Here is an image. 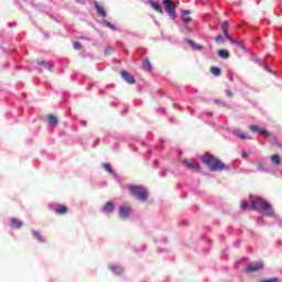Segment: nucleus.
<instances>
[{
    "mask_svg": "<svg viewBox=\"0 0 282 282\" xmlns=\"http://www.w3.org/2000/svg\"><path fill=\"white\" fill-rule=\"evenodd\" d=\"M251 209L258 210L259 213H262V215H267V217L274 216V209H272V205H270V203L263 198L251 199Z\"/></svg>",
    "mask_w": 282,
    "mask_h": 282,
    "instance_id": "1",
    "label": "nucleus"
},
{
    "mask_svg": "<svg viewBox=\"0 0 282 282\" xmlns=\"http://www.w3.org/2000/svg\"><path fill=\"white\" fill-rule=\"evenodd\" d=\"M227 40H229V42H231L234 45H240L241 50H246V46L239 44V42H237V40L232 39L231 36Z\"/></svg>",
    "mask_w": 282,
    "mask_h": 282,
    "instance_id": "25",
    "label": "nucleus"
},
{
    "mask_svg": "<svg viewBox=\"0 0 282 282\" xmlns=\"http://www.w3.org/2000/svg\"><path fill=\"white\" fill-rule=\"evenodd\" d=\"M128 188L134 199H138L139 202H147V199H149V191L144 187L140 185H130Z\"/></svg>",
    "mask_w": 282,
    "mask_h": 282,
    "instance_id": "3",
    "label": "nucleus"
},
{
    "mask_svg": "<svg viewBox=\"0 0 282 282\" xmlns=\"http://www.w3.org/2000/svg\"><path fill=\"white\" fill-rule=\"evenodd\" d=\"M260 282H279V278H271V279H268V280H262Z\"/></svg>",
    "mask_w": 282,
    "mask_h": 282,
    "instance_id": "28",
    "label": "nucleus"
},
{
    "mask_svg": "<svg viewBox=\"0 0 282 282\" xmlns=\"http://www.w3.org/2000/svg\"><path fill=\"white\" fill-rule=\"evenodd\" d=\"M250 131H253V133H259V135H263L264 138H270L268 130L259 126H250Z\"/></svg>",
    "mask_w": 282,
    "mask_h": 282,
    "instance_id": "7",
    "label": "nucleus"
},
{
    "mask_svg": "<svg viewBox=\"0 0 282 282\" xmlns=\"http://www.w3.org/2000/svg\"><path fill=\"white\" fill-rule=\"evenodd\" d=\"M96 10L98 12V14H100L101 17H107V12L105 11V8H102V6H100L99 3H96Z\"/></svg>",
    "mask_w": 282,
    "mask_h": 282,
    "instance_id": "17",
    "label": "nucleus"
},
{
    "mask_svg": "<svg viewBox=\"0 0 282 282\" xmlns=\"http://www.w3.org/2000/svg\"><path fill=\"white\" fill-rule=\"evenodd\" d=\"M183 164L191 171H199V163L195 160H184Z\"/></svg>",
    "mask_w": 282,
    "mask_h": 282,
    "instance_id": "8",
    "label": "nucleus"
},
{
    "mask_svg": "<svg viewBox=\"0 0 282 282\" xmlns=\"http://www.w3.org/2000/svg\"><path fill=\"white\" fill-rule=\"evenodd\" d=\"M143 68L147 72H151V62H149V59H143Z\"/></svg>",
    "mask_w": 282,
    "mask_h": 282,
    "instance_id": "22",
    "label": "nucleus"
},
{
    "mask_svg": "<svg viewBox=\"0 0 282 282\" xmlns=\"http://www.w3.org/2000/svg\"><path fill=\"white\" fill-rule=\"evenodd\" d=\"M104 169L107 173H109L110 175H113V169H111V164L109 163H104Z\"/></svg>",
    "mask_w": 282,
    "mask_h": 282,
    "instance_id": "21",
    "label": "nucleus"
},
{
    "mask_svg": "<svg viewBox=\"0 0 282 282\" xmlns=\"http://www.w3.org/2000/svg\"><path fill=\"white\" fill-rule=\"evenodd\" d=\"M223 32H224L226 39H230V35L228 34V29H225V31H223Z\"/></svg>",
    "mask_w": 282,
    "mask_h": 282,
    "instance_id": "31",
    "label": "nucleus"
},
{
    "mask_svg": "<svg viewBox=\"0 0 282 282\" xmlns=\"http://www.w3.org/2000/svg\"><path fill=\"white\" fill-rule=\"evenodd\" d=\"M227 96L232 97V93L231 91H227Z\"/></svg>",
    "mask_w": 282,
    "mask_h": 282,
    "instance_id": "36",
    "label": "nucleus"
},
{
    "mask_svg": "<svg viewBox=\"0 0 282 282\" xmlns=\"http://www.w3.org/2000/svg\"><path fill=\"white\" fill-rule=\"evenodd\" d=\"M149 6H151L152 10H155V12H159V14H164V10H162V7L156 1L149 0Z\"/></svg>",
    "mask_w": 282,
    "mask_h": 282,
    "instance_id": "10",
    "label": "nucleus"
},
{
    "mask_svg": "<svg viewBox=\"0 0 282 282\" xmlns=\"http://www.w3.org/2000/svg\"><path fill=\"white\" fill-rule=\"evenodd\" d=\"M121 77L123 80H126V83H129V85H133V83H135V78L131 76L127 70L121 72Z\"/></svg>",
    "mask_w": 282,
    "mask_h": 282,
    "instance_id": "9",
    "label": "nucleus"
},
{
    "mask_svg": "<svg viewBox=\"0 0 282 282\" xmlns=\"http://www.w3.org/2000/svg\"><path fill=\"white\" fill-rule=\"evenodd\" d=\"M115 206L112 202H108L106 203V205L104 206V213H106V215L111 214V212L113 210Z\"/></svg>",
    "mask_w": 282,
    "mask_h": 282,
    "instance_id": "13",
    "label": "nucleus"
},
{
    "mask_svg": "<svg viewBox=\"0 0 282 282\" xmlns=\"http://www.w3.org/2000/svg\"><path fill=\"white\" fill-rule=\"evenodd\" d=\"M272 164H275V166H279L281 164V156L279 154H274L271 156Z\"/></svg>",
    "mask_w": 282,
    "mask_h": 282,
    "instance_id": "18",
    "label": "nucleus"
},
{
    "mask_svg": "<svg viewBox=\"0 0 282 282\" xmlns=\"http://www.w3.org/2000/svg\"><path fill=\"white\" fill-rule=\"evenodd\" d=\"M240 208H241V210H246L248 208V202L242 200L240 204Z\"/></svg>",
    "mask_w": 282,
    "mask_h": 282,
    "instance_id": "27",
    "label": "nucleus"
},
{
    "mask_svg": "<svg viewBox=\"0 0 282 282\" xmlns=\"http://www.w3.org/2000/svg\"><path fill=\"white\" fill-rule=\"evenodd\" d=\"M187 43L191 45V47H192L193 50H198V51H202V50H203V46L199 45V44L194 43L193 40H187Z\"/></svg>",
    "mask_w": 282,
    "mask_h": 282,
    "instance_id": "19",
    "label": "nucleus"
},
{
    "mask_svg": "<svg viewBox=\"0 0 282 282\" xmlns=\"http://www.w3.org/2000/svg\"><path fill=\"white\" fill-rule=\"evenodd\" d=\"M23 226V223L17 218L11 219V228H21Z\"/></svg>",
    "mask_w": 282,
    "mask_h": 282,
    "instance_id": "14",
    "label": "nucleus"
},
{
    "mask_svg": "<svg viewBox=\"0 0 282 282\" xmlns=\"http://www.w3.org/2000/svg\"><path fill=\"white\" fill-rule=\"evenodd\" d=\"M55 213L57 215H65V213H67V207L65 205H61L57 208H55Z\"/></svg>",
    "mask_w": 282,
    "mask_h": 282,
    "instance_id": "16",
    "label": "nucleus"
},
{
    "mask_svg": "<svg viewBox=\"0 0 282 282\" xmlns=\"http://www.w3.org/2000/svg\"><path fill=\"white\" fill-rule=\"evenodd\" d=\"M210 72L214 76H219L221 74V69H219V67H212Z\"/></svg>",
    "mask_w": 282,
    "mask_h": 282,
    "instance_id": "24",
    "label": "nucleus"
},
{
    "mask_svg": "<svg viewBox=\"0 0 282 282\" xmlns=\"http://www.w3.org/2000/svg\"><path fill=\"white\" fill-rule=\"evenodd\" d=\"M218 56H220V58L227 59V58L230 57V54H229L228 51H226V50H219V51H218Z\"/></svg>",
    "mask_w": 282,
    "mask_h": 282,
    "instance_id": "20",
    "label": "nucleus"
},
{
    "mask_svg": "<svg viewBox=\"0 0 282 282\" xmlns=\"http://www.w3.org/2000/svg\"><path fill=\"white\" fill-rule=\"evenodd\" d=\"M183 21L184 23H191V18H184Z\"/></svg>",
    "mask_w": 282,
    "mask_h": 282,
    "instance_id": "33",
    "label": "nucleus"
},
{
    "mask_svg": "<svg viewBox=\"0 0 282 282\" xmlns=\"http://www.w3.org/2000/svg\"><path fill=\"white\" fill-rule=\"evenodd\" d=\"M102 25L105 26V28H109L110 30H116V26L113 25V24H111L109 21H107V20H104L102 21Z\"/></svg>",
    "mask_w": 282,
    "mask_h": 282,
    "instance_id": "23",
    "label": "nucleus"
},
{
    "mask_svg": "<svg viewBox=\"0 0 282 282\" xmlns=\"http://www.w3.org/2000/svg\"><path fill=\"white\" fill-rule=\"evenodd\" d=\"M216 43H224V37H221V35H218L216 37Z\"/></svg>",
    "mask_w": 282,
    "mask_h": 282,
    "instance_id": "30",
    "label": "nucleus"
},
{
    "mask_svg": "<svg viewBox=\"0 0 282 282\" xmlns=\"http://www.w3.org/2000/svg\"><path fill=\"white\" fill-rule=\"evenodd\" d=\"M163 3L165 6V12L171 17V19H175V6L171 0H163Z\"/></svg>",
    "mask_w": 282,
    "mask_h": 282,
    "instance_id": "5",
    "label": "nucleus"
},
{
    "mask_svg": "<svg viewBox=\"0 0 282 282\" xmlns=\"http://www.w3.org/2000/svg\"><path fill=\"white\" fill-rule=\"evenodd\" d=\"M183 14H191V11L189 10H184Z\"/></svg>",
    "mask_w": 282,
    "mask_h": 282,
    "instance_id": "35",
    "label": "nucleus"
},
{
    "mask_svg": "<svg viewBox=\"0 0 282 282\" xmlns=\"http://www.w3.org/2000/svg\"><path fill=\"white\" fill-rule=\"evenodd\" d=\"M234 135H237V138H240V140H250V137L241 130H235Z\"/></svg>",
    "mask_w": 282,
    "mask_h": 282,
    "instance_id": "11",
    "label": "nucleus"
},
{
    "mask_svg": "<svg viewBox=\"0 0 282 282\" xmlns=\"http://www.w3.org/2000/svg\"><path fill=\"white\" fill-rule=\"evenodd\" d=\"M109 269L111 270V272H113V274H122V272H123L122 267H120L118 264H111L109 267Z\"/></svg>",
    "mask_w": 282,
    "mask_h": 282,
    "instance_id": "12",
    "label": "nucleus"
},
{
    "mask_svg": "<svg viewBox=\"0 0 282 282\" xmlns=\"http://www.w3.org/2000/svg\"><path fill=\"white\" fill-rule=\"evenodd\" d=\"M33 236L35 237V239H37V241H44L43 236H41L39 231H33Z\"/></svg>",
    "mask_w": 282,
    "mask_h": 282,
    "instance_id": "26",
    "label": "nucleus"
},
{
    "mask_svg": "<svg viewBox=\"0 0 282 282\" xmlns=\"http://www.w3.org/2000/svg\"><path fill=\"white\" fill-rule=\"evenodd\" d=\"M267 70H268V72H270V74H272V69H270V68H267Z\"/></svg>",
    "mask_w": 282,
    "mask_h": 282,
    "instance_id": "37",
    "label": "nucleus"
},
{
    "mask_svg": "<svg viewBox=\"0 0 282 282\" xmlns=\"http://www.w3.org/2000/svg\"><path fill=\"white\" fill-rule=\"evenodd\" d=\"M225 30H228V22H225V23L223 24V32H224Z\"/></svg>",
    "mask_w": 282,
    "mask_h": 282,
    "instance_id": "32",
    "label": "nucleus"
},
{
    "mask_svg": "<svg viewBox=\"0 0 282 282\" xmlns=\"http://www.w3.org/2000/svg\"><path fill=\"white\" fill-rule=\"evenodd\" d=\"M73 47H74V50H80L82 45L79 42H74Z\"/></svg>",
    "mask_w": 282,
    "mask_h": 282,
    "instance_id": "29",
    "label": "nucleus"
},
{
    "mask_svg": "<svg viewBox=\"0 0 282 282\" xmlns=\"http://www.w3.org/2000/svg\"><path fill=\"white\" fill-rule=\"evenodd\" d=\"M48 123L51 127H56V124H58V119L54 115H51L48 116Z\"/></svg>",
    "mask_w": 282,
    "mask_h": 282,
    "instance_id": "15",
    "label": "nucleus"
},
{
    "mask_svg": "<svg viewBox=\"0 0 282 282\" xmlns=\"http://www.w3.org/2000/svg\"><path fill=\"white\" fill-rule=\"evenodd\" d=\"M259 270H263V263L261 261L250 263L246 268V272H259Z\"/></svg>",
    "mask_w": 282,
    "mask_h": 282,
    "instance_id": "6",
    "label": "nucleus"
},
{
    "mask_svg": "<svg viewBox=\"0 0 282 282\" xmlns=\"http://www.w3.org/2000/svg\"><path fill=\"white\" fill-rule=\"evenodd\" d=\"M129 215H131V206L128 204H123L119 207V217L120 219H129Z\"/></svg>",
    "mask_w": 282,
    "mask_h": 282,
    "instance_id": "4",
    "label": "nucleus"
},
{
    "mask_svg": "<svg viewBox=\"0 0 282 282\" xmlns=\"http://www.w3.org/2000/svg\"><path fill=\"white\" fill-rule=\"evenodd\" d=\"M242 158H243V159L248 158V152L243 151V152H242Z\"/></svg>",
    "mask_w": 282,
    "mask_h": 282,
    "instance_id": "34",
    "label": "nucleus"
},
{
    "mask_svg": "<svg viewBox=\"0 0 282 282\" xmlns=\"http://www.w3.org/2000/svg\"><path fill=\"white\" fill-rule=\"evenodd\" d=\"M203 164H206L210 171H224L226 169V165L217 158L206 154L203 156Z\"/></svg>",
    "mask_w": 282,
    "mask_h": 282,
    "instance_id": "2",
    "label": "nucleus"
}]
</instances>
